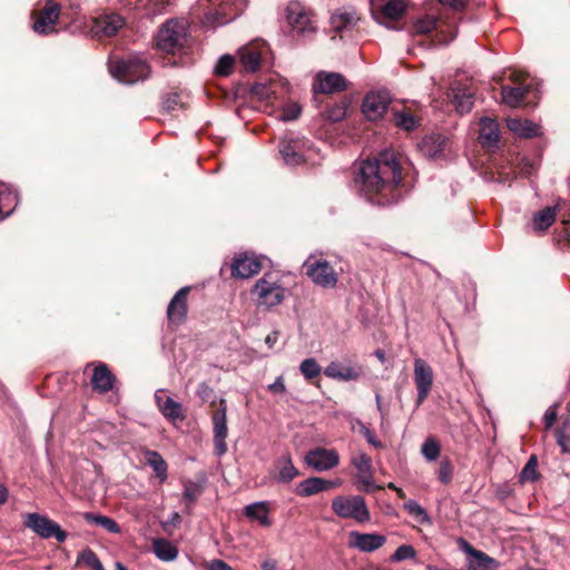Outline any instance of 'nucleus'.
Wrapping results in <instances>:
<instances>
[{
  "mask_svg": "<svg viewBox=\"0 0 570 570\" xmlns=\"http://www.w3.org/2000/svg\"><path fill=\"white\" fill-rule=\"evenodd\" d=\"M557 420V411L553 407H549L543 416V422L547 429H550Z\"/></svg>",
  "mask_w": 570,
  "mask_h": 570,
  "instance_id": "nucleus-59",
  "label": "nucleus"
},
{
  "mask_svg": "<svg viewBox=\"0 0 570 570\" xmlns=\"http://www.w3.org/2000/svg\"><path fill=\"white\" fill-rule=\"evenodd\" d=\"M346 88L345 79L337 72H320L314 90L322 94L343 91Z\"/></svg>",
  "mask_w": 570,
  "mask_h": 570,
  "instance_id": "nucleus-27",
  "label": "nucleus"
},
{
  "mask_svg": "<svg viewBox=\"0 0 570 570\" xmlns=\"http://www.w3.org/2000/svg\"><path fill=\"white\" fill-rule=\"evenodd\" d=\"M450 98L460 114H468L474 104V91L466 85H453L451 87Z\"/></svg>",
  "mask_w": 570,
  "mask_h": 570,
  "instance_id": "nucleus-25",
  "label": "nucleus"
},
{
  "mask_svg": "<svg viewBox=\"0 0 570 570\" xmlns=\"http://www.w3.org/2000/svg\"><path fill=\"white\" fill-rule=\"evenodd\" d=\"M153 549L156 557L163 561H174L178 556L177 548L166 539H155Z\"/></svg>",
  "mask_w": 570,
  "mask_h": 570,
  "instance_id": "nucleus-37",
  "label": "nucleus"
},
{
  "mask_svg": "<svg viewBox=\"0 0 570 570\" xmlns=\"http://www.w3.org/2000/svg\"><path fill=\"white\" fill-rule=\"evenodd\" d=\"M324 374L330 379L340 381H354L360 377V370L353 366H345L338 362H331L324 370Z\"/></svg>",
  "mask_w": 570,
  "mask_h": 570,
  "instance_id": "nucleus-34",
  "label": "nucleus"
},
{
  "mask_svg": "<svg viewBox=\"0 0 570 570\" xmlns=\"http://www.w3.org/2000/svg\"><path fill=\"white\" fill-rule=\"evenodd\" d=\"M250 92L261 100H269L275 95L272 83L257 82L250 88Z\"/></svg>",
  "mask_w": 570,
  "mask_h": 570,
  "instance_id": "nucleus-47",
  "label": "nucleus"
},
{
  "mask_svg": "<svg viewBox=\"0 0 570 570\" xmlns=\"http://www.w3.org/2000/svg\"><path fill=\"white\" fill-rule=\"evenodd\" d=\"M420 153L431 159L448 158L454 153L452 139L441 132L424 136L417 144Z\"/></svg>",
  "mask_w": 570,
  "mask_h": 570,
  "instance_id": "nucleus-11",
  "label": "nucleus"
},
{
  "mask_svg": "<svg viewBox=\"0 0 570 570\" xmlns=\"http://www.w3.org/2000/svg\"><path fill=\"white\" fill-rule=\"evenodd\" d=\"M244 515L249 520L257 521L262 527L269 528L272 519L269 518V504L267 501L250 503L244 508Z\"/></svg>",
  "mask_w": 570,
  "mask_h": 570,
  "instance_id": "nucleus-32",
  "label": "nucleus"
},
{
  "mask_svg": "<svg viewBox=\"0 0 570 570\" xmlns=\"http://www.w3.org/2000/svg\"><path fill=\"white\" fill-rule=\"evenodd\" d=\"M537 458L532 455L521 471L522 481H534L537 479Z\"/></svg>",
  "mask_w": 570,
  "mask_h": 570,
  "instance_id": "nucleus-52",
  "label": "nucleus"
},
{
  "mask_svg": "<svg viewBox=\"0 0 570 570\" xmlns=\"http://www.w3.org/2000/svg\"><path fill=\"white\" fill-rule=\"evenodd\" d=\"M305 141L299 138L285 137L279 141V154L285 164L292 167L298 166L305 161L304 156Z\"/></svg>",
  "mask_w": 570,
  "mask_h": 570,
  "instance_id": "nucleus-17",
  "label": "nucleus"
},
{
  "mask_svg": "<svg viewBox=\"0 0 570 570\" xmlns=\"http://www.w3.org/2000/svg\"><path fill=\"white\" fill-rule=\"evenodd\" d=\"M337 485V482L325 480L317 476L308 478L302 481L296 489V492L301 497H311L313 494L330 490Z\"/></svg>",
  "mask_w": 570,
  "mask_h": 570,
  "instance_id": "nucleus-29",
  "label": "nucleus"
},
{
  "mask_svg": "<svg viewBox=\"0 0 570 570\" xmlns=\"http://www.w3.org/2000/svg\"><path fill=\"white\" fill-rule=\"evenodd\" d=\"M361 432L363 436L366 439V441L374 448L380 449L383 446L382 442L376 439L375 434L368 428L363 425L361 428Z\"/></svg>",
  "mask_w": 570,
  "mask_h": 570,
  "instance_id": "nucleus-57",
  "label": "nucleus"
},
{
  "mask_svg": "<svg viewBox=\"0 0 570 570\" xmlns=\"http://www.w3.org/2000/svg\"><path fill=\"white\" fill-rule=\"evenodd\" d=\"M500 140L499 125L490 118L480 120L479 141L485 148H493Z\"/></svg>",
  "mask_w": 570,
  "mask_h": 570,
  "instance_id": "nucleus-28",
  "label": "nucleus"
},
{
  "mask_svg": "<svg viewBox=\"0 0 570 570\" xmlns=\"http://www.w3.org/2000/svg\"><path fill=\"white\" fill-rule=\"evenodd\" d=\"M406 7L405 0H387L386 2L372 0L371 12L379 23L389 27L390 22H395L404 16Z\"/></svg>",
  "mask_w": 570,
  "mask_h": 570,
  "instance_id": "nucleus-12",
  "label": "nucleus"
},
{
  "mask_svg": "<svg viewBox=\"0 0 570 570\" xmlns=\"http://www.w3.org/2000/svg\"><path fill=\"white\" fill-rule=\"evenodd\" d=\"M451 475H452V470H451V468H450L449 463H446V462H445V463H442V464H441V466H440V469H439V471H438V478H439V480H440L442 483L446 484V483H449V482H450V480H451Z\"/></svg>",
  "mask_w": 570,
  "mask_h": 570,
  "instance_id": "nucleus-58",
  "label": "nucleus"
},
{
  "mask_svg": "<svg viewBox=\"0 0 570 570\" xmlns=\"http://www.w3.org/2000/svg\"><path fill=\"white\" fill-rule=\"evenodd\" d=\"M301 114V107L296 104L287 106L279 118L284 121H292L295 120Z\"/></svg>",
  "mask_w": 570,
  "mask_h": 570,
  "instance_id": "nucleus-55",
  "label": "nucleus"
},
{
  "mask_svg": "<svg viewBox=\"0 0 570 570\" xmlns=\"http://www.w3.org/2000/svg\"><path fill=\"white\" fill-rule=\"evenodd\" d=\"M391 102L390 94L385 90L368 92L362 104V112L368 120L380 119Z\"/></svg>",
  "mask_w": 570,
  "mask_h": 570,
  "instance_id": "nucleus-15",
  "label": "nucleus"
},
{
  "mask_svg": "<svg viewBox=\"0 0 570 570\" xmlns=\"http://www.w3.org/2000/svg\"><path fill=\"white\" fill-rule=\"evenodd\" d=\"M262 268V263L254 254L242 253L232 263V275L235 278H249Z\"/></svg>",
  "mask_w": 570,
  "mask_h": 570,
  "instance_id": "nucleus-19",
  "label": "nucleus"
},
{
  "mask_svg": "<svg viewBox=\"0 0 570 570\" xmlns=\"http://www.w3.org/2000/svg\"><path fill=\"white\" fill-rule=\"evenodd\" d=\"M498 562L495 563H485V566H481L480 561L470 562L468 566V570H490L491 567H497Z\"/></svg>",
  "mask_w": 570,
  "mask_h": 570,
  "instance_id": "nucleus-62",
  "label": "nucleus"
},
{
  "mask_svg": "<svg viewBox=\"0 0 570 570\" xmlns=\"http://www.w3.org/2000/svg\"><path fill=\"white\" fill-rule=\"evenodd\" d=\"M189 287H181L171 298L167 308V316L171 323L180 324L185 321L187 314V295Z\"/></svg>",
  "mask_w": 570,
  "mask_h": 570,
  "instance_id": "nucleus-26",
  "label": "nucleus"
},
{
  "mask_svg": "<svg viewBox=\"0 0 570 570\" xmlns=\"http://www.w3.org/2000/svg\"><path fill=\"white\" fill-rule=\"evenodd\" d=\"M264 48V42H254L239 49L238 58L245 71L254 72L258 69Z\"/></svg>",
  "mask_w": 570,
  "mask_h": 570,
  "instance_id": "nucleus-23",
  "label": "nucleus"
},
{
  "mask_svg": "<svg viewBox=\"0 0 570 570\" xmlns=\"http://www.w3.org/2000/svg\"><path fill=\"white\" fill-rule=\"evenodd\" d=\"M273 476L277 482L288 483L298 474L289 454H283L275 461Z\"/></svg>",
  "mask_w": 570,
  "mask_h": 570,
  "instance_id": "nucleus-30",
  "label": "nucleus"
},
{
  "mask_svg": "<svg viewBox=\"0 0 570 570\" xmlns=\"http://www.w3.org/2000/svg\"><path fill=\"white\" fill-rule=\"evenodd\" d=\"M556 219V209L546 207L533 216V228L539 232L548 229Z\"/></svg>",
  "mask_w": 570,
  "mask_h": 570,
  "instance_id": "nucleus-42",
  "label": "nucleus"
},
{
  "mask_svg": "<svg viewBox=\"0 0 570 570\" xmlns=\"http://www.w3.org/2000/svg\"><path fill=\"white\" fill-rule=\"evenodd\" d=\"M278 340V332L277 331H274L272 333H269L266 338H265V343L266 345L269 347V348H273L276 344Z\"/></svg>",
  "mask_w": 570,
  "mask_h": 570,
  "instance_id": "nucleus-64",
  "label": "nucleus"
},
{
  "mask_svg": "<svg viewBox=\"0 0 570 570\" xmlns=\"http://www.w3.org/2000/svg\"><path fill=\"white\" fill-rule=\"evenodd\" d=\"M287 20L292 29L297 33H308L315 30V24L309 13L298 3H291L287 7Z\"/></svg>",
  "mask_w": 570,
  "mask_h": 570,
  "instance_id": "nucleus-21",
  "label": "nucleus"
},
{
  "mask_svg": "<svg viewBox=\"0 0 570 570\" xmlns=\"http://www.w3.org/2000/svg\"><path fill=\"white\" fill-rule=\"evenodd\" d=\"M557 443L562 452L570 453V424H564L557 430Z\"/></svg>",
  "mask_w": 570,
  "mask_h": 570,
  "instance_id": "nucleus-50",
  "label": "nucleus"
},
{
  "mask_svg": "<svg viewBox=\"0 0 570 570\" xmlns=\"http://www.w3.org/2000/svg\"><path fill=\"white\" fill-rule=\"evenodd\" d=\"M413 367V379L417 391L415 405L419 407L428 399L432 390L434 373L431 365L423 358H415Z\"/></svg>",
  "mask_w": 570,
  "mask_h": 570,
  "instance_id": "nucleus-13",
  "label": "nucleus"
},
{
  "mask_svg": "<svg viewBox=\"0 0 570 570\" xmlns=\"http://www.w3.org/2000/svg\"><path fill=\"white\" fill-rule=\"evenodd\" d=\"M456 543L462 552H464L466 556L473 557L475 561H480L481 566H485V563H495L493 558L489 557L487 553L480 550H476L465 539L458 538Z\"/></svg>",
  "mask_w": 570,
  "mask_h": 570,
  "instance_id": "nucleus-41",
  "label": "nucleus"
},
{
  "mask_svg": "<svg viewBox=\"0 0 570 570\" xmlns=\"http://www.w3.org/2000/svg\"><path fill=\"white\" fill-rule=\"evenodd\" d=\"M214 424V452L217 456H222L227 452V423L225 401H220V407L213 414Z\"/></svg>",
  "mask_w": 570,
  "mask_h": 570,
  "instance_id": "nucleus-18",
  "label": "nucleus"
},
{
  "mask_svg": "<svg viewBox=\"0 0 570 570\" xmlns=\"http://www.w3.org/2000/svg\"><path fill=\"white\" fill-rule=\"evenodd\" d=\"M60 13L61 7L53 0H46L43 6L38 3V8L31 13L33 31L39 35L55 32Z\"/></svg>",
  "mask_w": 570,
  "mask_h": 570,
  "instance_id": "nucleus-9",
  "label": "nucleus"
},
{
  "mask_svg": "<svg viewBox=\"0 0 570 570\" xmlns=\"http://www.w3.org/2000/svg\"><path fill=\"white\" fill-rule=\"evenodd\" d=\"M299 371L306 380L311 381L321 374L322 368L315 358L309 357L301 362Z\"/></svg>",
  "mask_w": 570,
  "mask_h": 570,
  "instance_id": "nucleus-45",
  "label": "nucleus"
},
{
  "mask_svg": "<svg viewBox=\"0 0 570 570\" xmlns=\"http://www.w3.org/2000/svg\"><path fill=\"white\" fill-rule=\"evenodd\" d=\"M189 45V23L186 19L171 18L160 26L156 36L159 50L171 55L183 53Z\"/></svg>",
  "mask_w": 570,
  "mask_h": 570,
  "instance_id": "nucleus-2",
  "label": "nucleus"
},
{
  "mask_svg": "<svg viewBox=\"0 0 570 570\" xmlns=\"http://www.w3.org/2000/svg\"><path fill=\"white\" fill-rule=\"evenodd\" d=\"M109 71L119 82L132 85L148 78L150 68L138 57L110 62Z\"/></svg>",
  "mask_w": 570,
  "mask_h": 570,
  "instance_id": "nucleus-5",
  "label": "nucleus"
},
{
  "mask_svg": "<svg viewBox=\"0 0 570 570\" xmlns=\"http://www.w3.org/2000/svg\"><path fill=\"white\" fill-rule=\"evenodd\" d=\"M179 105L180 100L177 92L168 94L163 98L161 106L166 111L176 110Z\"/></svg>",
  "mask_w": 570,
  "mask_h": 570,
  "instance_id": "nucleus-54",
  "label": "nucleus"
},
{
  "mask_svg": "<svg viewBox=\"0 0 570 570\" xmlns=\"http://www.w3.org/2000/svg\"><path fill=\"white\" fill-rule=\"evenodd\" d=\"M356 20L355 12L337 11L331 17V27L335 31H343L354 26Z\"/></svg>",
  "mask_w": 570,
  "mask_h": 570,
  "instance_id": "nucleus-39",
  "label": "nucleus"
},
{
  "mask_svg": "<svg viewBox=\"0 0 570 570\" xmlns=\"http://www.w3.org/2000/svg\"><path fill=\"white\" fill-rule=\"evenodd\" d=\"M235 59L230 55H225L219 58L215 67V72L219 76H228L233 71Z\"/></svg>",
  "mask_w": 570,
  "mask_h": 570,
  "instance_id": "nucleus-49",
  "label": "nucleus"
},
{
  "mask_svg": "<svg viewBox=\"0 0 570 570\" xmlns=\"http://www.w3.org/2000/svg\"><path fill=\"white\" fill-rule=\"evenodd\" d=\"M126 24V19L116 12H106L92 19L90 32L97 38L116 36Z\"/></svg>",
  "mask_w": 570,
  "mask_h": 570,
  "instance_id": "nucleus-14",
  "label": "nucleus"
},
{
  "mask_svg": "<svg viewBox=\"0 0 570 570\" xmlns=\"http://www.w3.org/2000/svg\"><path fill=\"white\" fill-rule=\"evenodd\" d=\"M208 570H234L228 563L220 559H214L208 564Z\"/></svg>",
  "mask_w": 570,
  "mask_h": 570,
  "instance_id": "nucleus-60",
  "label": "nucleus"
},
{
  "mask_svg": "<svg viewBox=\"0 0 570 570\" xmlns=\"http://www.w3.org/2000/svg\"><path fill=\"white\" fill-rule=\"evenodd\" d=\"M441 3L449 6L451 9L459 11L462 10L466 0H439Z\"/></svg>",
  "mask_w": 570,
  "mask_h": 570,
  "instance_id": "nucleus-61",
  "label": "nucleus"
},
{
  "mask_svg": "<svg viewBox=\"0 0 570 570\" xmlns=\"http://www.w3.org/2000/svg\"><path fill=\"white\" fill-rule=\"evenodd\" d=\"M79 559L86 563L87 566H89L90 568H92V570H105L104 569V566L102 563L100 562V560L98 559L97 554L90 550V549H86L83 550L81 553H80V557Z\"/></svg>",
  "mask_w": 570,
  "mask_h": 570,
  "instance_id": "nucleus-51",
  "label": "nucleus"
},
{
  "mask_svg": "<svg viewBox=\"0 0 570 570\" xmlns=\"http://www.w3.org/2000/svg\"><path fill=\"white\" fill-rule=\"evenodd\" d=\"M303 267L311 281L323 288H334L338 282V273L323 258L308 257Z\"/></svg>",
  "mask_w": 570,
  "mask_h": 570,
  "instance_id": "nucleus-8",
  "label": "nucleus"
},
{
  "mask_svg": "<svg viewBox=\"0 0 570 570\" xmlns=\"http://www.w3.org/2000/svg\"><path fill=\"white\" fill-rule=\"evenodd\" d=\"M114 380L115 377L106 364L100 363L94 368L91 377L94 390L100 393L109 392L112 389Z\"/></svg>",
  "mask_w": 570,
  "mask_h": 570,
  "instance_id": "nucleus-33",
  "label": "nucleus"
},
{
  "mask_svg": "<svg viewBox=\"0 0 570 570\" xmlns=\"http://www.w3.org/2000/svg\"><path fill=\"white\" fill-rule=\"evenodd\" d=\"M393 121L400 129L412 131L420 127L421 119L414 116L410 109L393 110Z\"/></svg>",
  "mask_w": 570,
  "mask_h": 570,
  "instance_id": "nucleus-36",
  "label": "nucleus"
},
{
  "mask_svg": "<svg viewBox=\"0 0 570 570\" xmlns=\"http://www.w3.org/2000/svg\"><path fill=\"white\" fill-rule=\"evenodd\" d=\"M23 524L26 528L32 530L38 537L42 539L55 538L58 542H63L67 539V532L53 520L47 515L32 512L23 515Z\"/></svg>",
  "mask_w": 570,
  "mask_h": 570,
  "instance_id": "nucleus-10",
  "label": "nucleus"
},
{
  "mask_svg": "<svg viewBox=\"0 0 570 570\" xmlns=\"http://www.w3.org/2000/svg\"><path fill=\"white\" fill-rule=\"evenodd\" d=\"M402 170L392 151L381 153L379 158L361 163L355 185L360 194L371 204L386 206L401 197Z\"/></svg>",
  "mask_w": 570,
  "mask_h": 570,
  "instance_id": "nucleus-1",
  "label": "nucleus"
},
{
  "mask_svg": "<svg viewBox=\"0 0 570 570\" xmlns=\"http://www.w3.org/2000/svg\"><path fill=\"white\" fill-rule=\"evenodd\" d=\"M332 510L344 519H353L361 523L370 521L368 509L361 495L336 497L332 501Z\"/></svg>",
  "mask_w": 570,
  "mask_h": 570,
  "instance_id": "nucleus-7",
  "label": "nucleus"
},
{
  "mask_svg": "<svg viewBox=\"0 0 570 570\" xmlns=\"http://www.w3.org/2000/svg\"><path fill=\"white\" fill-rule=\"evenodd\" d=\"M422 454L428 461H435L440 455V445L434 439H428L422 445Z\"/></svg>",
  "mask_w": 570,
  "mask_h": 570,
  "instance_id": "nucleus-48",
  "label": "nucleus"
},
{
  "mask_svg": "<svg viewBox=\"0 0 570 570\" xmlns=\"http://www.w3.org/2000/svg\"><path fill=\"white\" fill-rule=\"evenodd\" d=\"M415 550L410 544L400 546L392 556L393 561L409 560L415 557Z\"/></svg>",
  "mask_w": 570,
  "mask_h": 570,
  "instance_id": "nucleus-53",
  "label": "nucleus"
},
{
  "mask_svg": "<svg viewBox=\"0 0 570 570\" xmlns=\"http://www.w3.org/2000/svg\"><path fill=\"white\" fill-rule=\"evenodd\" d=\"M247 0H199L205 13L203 24L215 28L234 20L246 7Z\"/></svg>",
  "mask_w": 570,
  "mask_h": 570,
  "instance_id": "nucleus-4",
  "label": "nucleus"
},
{
  "mask_svg": "<svg viewBox=\"0 0 570 570\" xmlns=\"http://www.w3.org/2000/svg\"><path fill=\"white\" fill-rule=\"evenodd\" d=\"M535 170V166L530 161H524L521 168V174L525 177H530Z\"/></svg>",
  "mask_w": 570,
  "mask_h": 570,
  "instance_id": "nucleus-63",
  "label": "nucleus"
},
{
  "mask_svg": "<svg viewBox=\"0 0 570 570\" xmlns=\"http://www.w3.org/2000/svg\"><path fill=\"white\" fill-rule=\"evenodd\" d=\"M146 463L154 470L156 476L160 482L167 479L168 465L163 456L157 451H147L145 453Z\"/></svg>",
  "mask_w": 570,
  "mask_h": 570,
  "instance_id": "nucleus-38",
  "label": "nucleus"
},
{
  "mask_svg": "<svg viewBox=\"0 0 570 570\" xmlns=\"http://www.w3.org/2000/svg\"><path fill=\"white\" fill-rule=\"evenodd\" d=\"M170 0H139L138 9L142 10V14L153 18L161 14Z\"/></svg>",
  "mask_w": 570,
  "mask_h": 570,
  "instance_id": "nucleus-40",
  "label": "nucleus"
},
{
  "mask_svg": "<svg viewBox=\"0 0 570 570\" xmlns=\"http://www.w3.org/2000/svg\"><path fill=\"white\" fill-rule=\"evenodd\" d=\"M403 508L409 514L414 517L420 523H430L431 520L426 511L414 500H409L404 503Z\"/></svg>",
  "mask_w": 570,
  "mask_h": 570,
  "instance_id": "nucleus-46",
  "label": "nucleus"
},
{
  "mask_svg": "<svg viewBox=\"0 0 570 570\" xmlns=\"http://www.w3.org/2000/svg\"><path fill=\"white\" fill-rule=\"evenodd\" d=\"M445 29L450 32V38L449 39H445V38L440 39V42L448 43L455 37V32L452 31V26L450 23H445L443 20H438L434 17L426 16L422 19H419L413 24V32L415 35H426L433 30L444 33Z\"/></svg>",
  "mask_w": 570,
  "mask_h": 570,
  "instance_id": "nucleus-24",
  "label": "nucleus"
},
{
  "mask_svg": "<svg viewBox=\"0 0 570 570\" xmlns=\"http://www.w3.org/2000/svg\"><path fill=\"white\" fill-rule=\"evenodd\" d=\"M267 389L273 394H284L286 392V386L283 375L277 376L276 380L269 384Z\"/></svg>",
  "mask_w": 570,
  "mask_h": 570,
  "instance_id": "nucleus-56",
  "label": "nucleus"
},
{
  "mask_svg": "<svg viewBox=\"0 0 570 570\" xmlns=\"http://www.w3.org/2000/svg\"><path fill=\"white\" fill-rule=\"evenodd\" d=\"M85 520L88 521L89 523L100 525L110 533H120L119 524L109 517L87 512L85 514Z\"/></svg>",
  "mask_w": 570,
  "mask_h": 570,
  "instance_id": "nucleus-43",
  "label": "nucleus"
},
{
  "mask_svg": "<svg viewBox=\"0 0 570 570\" xmlns=\"http://www.w3.org/2000/svg\"><path fill=\"white\" fill-rule=\"evenodd\" d=\"M155 401L159 412L170 422L183 421L185 415L179 402L173 400L168 392L159 389L155 392Z\"/></svg>",
  "mask_w": 570,
  "mask_h": 570,
  "instance_id": "nucleus-20",
  "label": "nucleus"
},
{
  "mask_svg": "<svg viewBox=\"0 0 570 570\" xmlns=\"http://www.w3.org/2000/svg\"><path fill=\"white\" fill-rule=\"evenodd\" d=\"M351 463L356 469L360 480L365 485H370L373 478L372 459L367 454L360 452L352 456Z\"/></svg>",
  "mask_w": 570,
  "mask_h": 570,
  "instance_id": "nucleus-35",
  "label": "nucleus"
},
{
  "mask_svg": "<svg viewBox=\"0 0 570 570\" xmlns=\"http://www.w3.org/2000/svg\"><path fill=\"white\" fill-rule=\"evenodd\" d=\"M386 542V538L379 533H361L353 531L350 533V546L362 552H373L380 549Z\"/></svg>",
  "mask_w": 570,
  "mask_h": 570,
  "instance_id": "nucleus-22",
  "label": "nucleus"
},
{
  "mask_svg": "<svg viewBox=\"0 0 570 570\" xmlns=\"http://www.w3.org/2000/svg\"><path fill=\"white\" fill-rule=\"evenodd\" d=\"M257 306L272 308L279 305L286 297L283 277L276 272L265 273L250 291Z\"/></svg>",
  "mask_w": 570,
  "mask_h": 570,
  "instance_id": "nucleus-3",
  "label": "nucleus"
},
{
  "mask_svg": "<svg viewBox=\"0 0 570 570\" xmlns=\"http://www.w3.org/2000/svg\"><path fill=\"white\" fill-rule=\"evenodd\" d=\"M510 79L514 86H503L501 89L504 104L517 108L523 104H528V98H537L538 90L534 88L532 80L528 81V76L520 72H512Z\"/></svg>",
  "mask_w": 570,
  "mask_h": 570,
  "instance_id": "nucleus-6",
  "label": "nucleus"
},
{
  "mask_svg": "<svg viewBox=\"0 0 570 570\" xmlns=\"http://www.w3.org/2000/svg\"><path fill=\"white\" fill-rule=\"evenodd\" d=\"M305 461L316 471H327L338 465L340 455L334 449L316 448L306 453Z\"/></svg>",
  "mask_w": 570,
  "mask_h": 570,
  "instance_id": "nucleus-16",
  "label": "nucleus"
},
{
  "mask_svg": "<svg viewBox=\"0 0 570 570\" xmlns=\"http://www.w3.org/2000/svg\"><path fill=\"white\" fill-rule=\"evenodd\" d=\"M507 127L514 135L522 138H532L540 135V126L528 119L507 118Z\"/></svg>",
  "mask_w": 570,
  "mask_h": 570,
  "instance_id": "nucleus-31",
  "label": "nucleus"
},
{
  "mask_svg": "<svg viewBox=\"0 0 570 570\" xmlns=\"http://www.w3.org/2000/svg\"><path fill=\"white\" fill-rule=\"evenodd\" d=\"M203 492V487L191 480H186L184 482V492L183 499L187 505H191L197 501L198 497Z\"/></svg>",
  "mask_w": 570,
  "mask_h": 570,
  "instance_id": "nucleus-44",
  "label": "nucleus"
}]
</instances>
